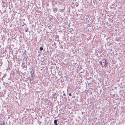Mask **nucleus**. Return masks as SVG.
Returning a JSON list of instances; mask_svg holds the SVG:
<instances>
[{
    "instance_id": "1",
    "label": "nucleus",
    "mask_w": 125,
    "mask_h": 125,
    "mask_svg": "<svg viewBox=\"0 0 125 125\" xmlns=\"http://www.w3.org/2000/svg\"><path fill=\"white\" fill-rule=\"evenodd\" d=\"M100 63L102 66L104 67V66L106 63V61L105 59H103L102 61H101Z\"/></svg>"
},
{
    "instance_id": "2",
    "label": "nucleus",
    "mask_w": 125,
    "mask_h": 125,
    "mask_svg": "<svg viewBox=\"0 0 125 125\" xmlns=\"http://www.w3.org/2000/svg\"><path fill=\"white\" fill-rule=\"evenodd\" d=\"M32 71H31V78L30 79V80H32L33 79V74H34V72L33 71V69H31Z\"/></svg>"
},
{
    "instance_id": "3",
    "label": "nucleus",
    "mask_w": 125,
    "mask_h": 125,
    "mask_svg": "<svg viewBox=\"0 0 125 125\" xmlns=\"http://www.w3.org/2000/svg\"><path fill=\"white\" fill-rule=\"evenodd\" d=\"M55 40L56 41L59 42V36L58 35H56L55 36Z\"/></svg>"
},
{
    "instance_id": "4",
    "label": "nucleus",
    "mask_w": 125,
    "mask_h": 125,
    "mask_svg": "<svg viewBox=\"0 0 125 125\" xmlns=\"http://www.w3.org/2000/svg\"><path fill=\"white\" fill-rule=\"evenodd\" d=\"M57 9L55 7H54L53 8V11L54 12H56L57 11Z\"/></svg>"
},
{
    "instance_id": "5",
    "label": "nucleus",
    "mask_w": 125,
    "mask_h": 125,
    "mask_svg": "<svg viewBox=\"0 0 125 125\" xmlns=\"http://www.w3.org/2000/svg\"><path fill=\"white\" fill-rule=\"evenodd\" d=\"M58 121V120H55L54 121V123L55 124V125H57V122Z\"/></svg>"
},
{
    "instance_id": "6",
    "label": "nucleus",
    "mask_w": 125,
    "mask_h": 125,
    "mask_svg": "<svg viewBox=\"0 0 125 125\" xmlns=\"http://www.w3.org/2000/svg\"><path fill=\"white\" fill-rule=\"evenodd\" d=\"M64 9H61L59 10V11L61 12H62L64 11V10H65V7H64Z\"/></svg>"
},
{
    "instance_id": "7",
    "label": "nucleus",
    "mask_w": 125,
    "mask_h": 125,
    "mask_svg": "<svg viewBox=\"0 0 125 125\" xmlns=\"http://www.w3.org/2000/svg\"><path fill=\"white\" fill-rule=\"evenodd\" d=\"M43 48L42 47H40V51H42L43 50Z\"/></svg>"
},
{
    "instance_id": "8",
    "label": "nucleus",
    "mask_w": 125,
    "mask_h": 125,
    "mask_svg": "<svg viewBox=\"0 0 125 125\" xmlns=\"http://www.w3.org/2000/svg\"><path fill=\"white\" fill-rule=\"evenodd\" d=\"M4 124H5L4 122H3V123H2V124H1V125H4Z\"/></svg>"
},
{
    "instance_id": "9",
    "label": "nucleus",
    "mask_w": 125,
    "mask_h": 125,
    "mask_svg": "<svg viewBox=\"0 0 125 125\" xmlns=\"http://www.w3.org/2000/svg\"><path fill=\"white\" fill-rule=\"evenodd\" d=\"M69 96H71L72 95L71 94V93H69Z\"/></svg>"
},
{
    "instance_id": "10",
    "label": "nucleus",
    "mask_w": 125,
    "mask_h": 125,
    "mask_svg": "<svg viewBox=\"0 0 125 125\" xmlns=\"http://www.w3.org/2000/svg\"><path fill=\"white\" fill-rule=\"evenodd\" d=\"M26 67H27V66H23V67H26Z\"/></svg>"
},
{
    "instance_id": "11",
    "label": "nucleus",
    "mask_w": 125,
    "mask_h": 125,
    "mask_svg": "<svg viewBox=\"0 0 125 125\" xmlns=\"http://www.w3.org/2000/svg\"><path fill=\"white\" fill-rule=\"evenodd\" d=\"M0 66H1V65H2V63L1 62H0Z\"/></svg>"
},
{
    "instance_id": "12",
    "label": "nucleus",
    "mask_w": 125,
    "mask_h": 125,
    "mask_svg": "<svg viewBox=\"0 0 125 125\" xmlns=\"http://www.w3.org/2000/svg\"><path fill=\"white\" fill-rule=\"evenodd\" d=\"M63 94V95L64 96H65V94H64V93Z\"/></svg>"
},
{
    "instance_id": "13",
    "label": "nucleus",
    "mask_w": 125,
    "mask_h": 125,
    "mask_svg": "<svg viewBox=\"0 0 125 125\" xmlns=\"http://www.w3.org/2000/svg\"><path fill=\"white\" fill-rule=\"evenodd\" d=\"M1 74V73L0 72V76Z\"/></svg>"
},
{
    "instance_id": "14",
    "label": "nucleus",
    "mask_w": 125,
    "mask_h": 125,
    "mask_svg": "<svg viewBox=\"0 0 125 125\" xmlns=\"http://www.w3.org/2000/svg\"><path fill=\"white\" fill-rule=\"evenodd\" d=\"M25 31L26 32H27L28 31V30H26Z\"/></svg>"
},
{
    "instance_id": "15",
    "label": "nucleus",
    "mask_w": 125,
    "mask_h": 125,
    "mask_svg": "<svg viewBox=\"0 0 125 125\" xmlns=\"http://www.w3.org/2000/svg\"><path fill=\"white\" fill-rule=\"evenodd\" d=\"M78 5V4H77V5H76V6H77Z\"/></svg>"
},
{
    "instance_id": "16",
    "label": "nucleus",
    "mask_w": 125,
    "mask_h": 125,
    "mask_svg": "<svg viewBox=\"0 0 125 125\" xmlns=\"http://www.w3.org/2000/svg\"><path fill=\"white\" fill-rule=\"evenodd\" d=\"M3 77H4V75L3 76Z\"/></svg>"
},
{
    "instance_id": "17",
    "label": "nucleus",
    "mask_w": 125,
    "mask_h": 125,
    "mask_svg": "<svg viewBox=\"0 0 125 125\" xmlns=\"http://www.w3.org/2000/svg\"><path fill=\"white\" fill-rule=\"evenodd\" d=\"M86 19L87 20V18H86Z\"/></svg>"
}]
</instances>
